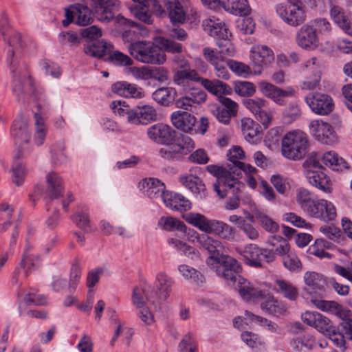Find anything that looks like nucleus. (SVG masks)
<instances>
[{
    "mask_svg": "<svg viewBox=\"0 0 352 352\" xmlns=\"http://www.w3.org/2000/svg\"><path fill=\"white\" fill-rule=\"evenodd\" d=\"M10 49L8 51V61L10 63L11 72L13 74L12 91L19 101L24 102L28 97L34 95L36 91L33 80L28 74L23 72V68L14 60V48L21 47V36L18 33H14L8 39Z\"/></svg>",
    "mask_w": 352,
    "mask_h": 352,
    "instance_id": "f257e3e1",
    "label": "nucleus"
},
{
    "mask_svg": "<svg viewBox=\"0 0 352 352\" xmlns=\"http://www.w3.org/2000/svg\"><path fill=\"white\" fill-rule=\"evenodd\" d=\"M296 198L301 210L311 217L330 221L337 217L336 208L333 203L317 198L305 188L298 190Z\"/></svg>",
    "mask_w": 352,
    "mask_h": 352,
    "instance_id": "f03ea898",
    "label": "nucleus"
},
{
    "mask_svg": "<svg viewBox=\"0 0 352 352\" xmlns=\"http://www.w3.org/2000/svg\"><path fill=\"white\" fill-rule=\"evenodd\" d=\"M219 50L206 47L203 49L204 59L212 66L215 76L223 80L230 78V73L227 69L228 63L235 54V47L228 38L217 41Z\"/></svg>",
    "mask_w": 352,
    "mask_h": 352,
    "instance_id": "7ed1b4c3",
    "label": "nucleus"
},
{
    "mask_svg": "<svg viewBox=\"0 0 352 352\" xmlns=\"http://www.w3.org/2000/svg\"><path fill=\"white\" fill-rule=\"evenodd\" d=\"M188 223L206 234H214L221 239L231 241L235 235V229L229 224L216 219H208L200 213L189 212L183 215Z\"/></svg>",
    "mask_w": 352,
    "mask_h": 352,
    "instance_id": "20e7f679",
    "label": "nucleus"
},
{
    "mask_svg": "<svg viewBox=\"0 0 352 352\" xmlns=\"http://www.w3.org/2000/svg\"><path fill=\"white\" fill-rule=\"evenodd\" d=\"M130 54L138 61L145 64L162 65L166 62V55L152 42L135 41L128 46Z\"/></svg>",
    "mask_w": 352,
    "mask_h": 352,
    "instance_id": "39448f33",
    "label": "nucleus"
},
{
    "mask_svg": "<svg viewBox=\"0 0 352 352\" xmlns=\"http://www.w3.org/2000/svg\"><path fill=\"white\" fill-rule=\"evenodd\" d=\"M154 12L160 16H167L173 25L184 24L186 20V12L179 0H163L160 4L153 1Z\"/></svg>",
    "mask_w": 352,
    "mask_h": 352,
    "instance_id": "423d86ee",
    "label": "nucleus"
},
{
    "mask_svg": "<svg viewBox=\"0 0 352 352\" xmlns=\"http://www.w3.org/2000/svg\"><path fill=\"white\" fill-rule=\"evenodd\" d=\"M312 302L319 309L333 314L342 320L341 326L346 336L352 340V318H350L351 312L349 309L335 301L316 299Z\"/></svg>",
    "mask_w": 352,
    "mask_h": 352,
    "instance_id": "0eeeda50",
    "label": "nucleus"
},
{
    "mask_svg": "<svg viewBox=\"0 0 352 352\" xmlns=\"http://www.w3.org/2000/svg\"><path fill=\"white\" fill-rule=\"evenodd\" d=\"M309 146L307 135L300 130L287 133V159L301 160L306 154Z\"/></svg>",
    "mask_w": 352,
    "mask_h": 352,
    "instance_id": "6e6552de",
    "label": "nucleus"
},
{
    "mask_svg": "<svg viewBox=\"0 0 352 352\" xmlns=\"http://www.w3.org/2000/svg\"><path fill=\"white\" fill-rule=\"evenodd\" d=\"M195 239L200 248L210 254L206 261L208 265L217 263L228 256L223 254L224 245L219 240L206 234H197Z\"/></svg>",
    "mask_w": 352,
    "mask_h": 352,
    "instance_id": "1a4fd4ad",
    "label": "nucleus"
},
{
    "mask_svg": "<svg viewBox=\"0 0 352 352\" xmlns=\"http://www.w3.org/2000/svg\"><path fill=\"white\" fill-rule=\"evenodd\" d=\"M309 129L312 137L321 144L331 145L337 142L333 127L322 120H311L309 124Z\"/></svg>",
    "mask_w": 352,
    "mask_h": 352,
    "instance_id": "9d476101",
    "label": "nucleus"
},
{
    "mask_svg": "<svg viewBox=\"0 0 352 352\" xmlns=\"http://www.w3.org/2000/svg\"><path fill=\"white\" fill-rule=\"evenodd\" d=\"M169 147L162 148L159 153L165 159L177 160L181 155H187L195 147L191 138L182 135L174 143L168 144Z\"/></svg>",
    "mask_w": 352,
    "mask_h": 352,
    "instance_id": "9b49d317",
    "label": "nucleus"
},
{
    "mask_svg": "<svg viewBox=\"0 0 352 352\" xmlns=\"http://www.w3.org/2000/svg\"><path fill=\"white\" fill-rule=\"evenodd\" d=\"M244 105L265 129L269 127L272 121V113L267 109L266 100L260 98L247 99L244 101Z\"/></svg>",
    "mask_w": 352,
    "mask_h": 352,
    "instance_id": "f8f14e48",
    "label": "nucleus"
},
{
    "mask_svg": "<svg viewBox=\"0 0 352 352\" xmlns=\"http://www.w3.org/2000/svg\"><path fill=\"white\" fill-rule=\"evenodd\" d=\"M244 105L265 129L269 127L272 121V113L267 109L266 100L260 98L247 99L244 101Z\"/></svg>",
    "mask_w": 352,
    "mask_h": 352,
    "instance_id": "ddd939ff",
    "label": "nucleus"
},
{
    "mask_svg": "<svg viewBox=\"0 0 352 352\" xmlns=\"http://www.w3.org/2000/svg\"><path fill=\"white\" fill-rule=\"evenodd\" d=\"M146 133L150 140L159 144H170L178 138L176 131L170 126L163 123L149 126Z\"/></svg>",
    "mask_w": 352,
    "mask_h": 352,
    "instance_id": "4468645a",
    "label": "nucleus"
},
{
    "mask_svg": "<svg viewBox=\"0 0 352 352\" xmlns=\"http://www.w3.org/2000/svg\"><path fill=\"white\" fill-rule=\"evenodd\" d=\"M219 102L221 106L212 105L210 107V111L219 122L228 124L231 118L236 115L238 104L234 101L225 96L219 97Z\"/></svg>",
    "mask_w": 352,
    "mask_h": 352,
    "instance_id": "2eb2a0df",
    "label": "nucleus"
},
{
    "mask_svg": "<svg viewBox=\"0 0 352 352\" xmlns=\"http://www.w3.org/2000/svg\"><path fill=\"white\" fill-rule=\"evenodd\" d=\"M305 102L313 112L320 116L329 114L334 108L333 99L324 94H309L305 98Z\"/></svg>",
    "mask_w": 352,
    "mask_h": 352,
    "instance_id": "dca6fc26",
    "label": "nucleus"
},
{
    "mask_svg": "<svg viewBox=\"0 0 352 352\" xmlns=\"http://www.w3.org/2000/svg\"><path fill=\"white\" fill-rule=\"evenodd\" d=\"M153 293V287L150 285L135 287L131 295L132 304L135 308H141L147 306L146 302H149L155 311L160 310L161 307Z\"/></svg>",
    "mask_w": 352,
    "mask_h": 352,
    "instance_id": "f3484780",
    "label": "nucleus"
},
{
    "mask_svg": "<svg viewBox=\"0 0 352 352\" xmlns=\"http://www.w3.org/2000/svg\"><path fill=\"white\" fill-rule=\"evenodd\" d=\"M174 284L173 278L164 272H160L155 276L153 294L159 302L160 305L166 300L172 291V286Z\"/></svg>",
    "mask_w": 352,
    "mask_h": 352,
    "instance_id": "a211bd4d",
    "label": "nucleus"
},
{
    "mask_svg": "<svg viewBox=\"0 0 352 352\" xmlns=\"http://www.w3.org/2000/svg\"><path fill=\"white\" fill-rule=\"evenodd\" d=\"M12 135L19 144V151L15 158L24 157L26 154V149L23 144H27L30 139V132L28 130V120L25 118L16 119L12 126Z\"/></svg>",
    "mask_w": 352,
    "mask_h": 352,
    "instance_id": "6ab92c4d",
    "label": "nucleus"
},
{
    "mask_svg": "<svg viewBox=\"0 0 352 352\" xmlns=\"http://www.w3.org/2000/svg\"><path fill=\"white\" fill-rule=\"evenodd\" d=\"M221 265L219 274L232 285L234 289L239 285V278H243L239 273L241 266L239 262L234 258L227 256L217 263Z\"/></svg>",
    "mask_w": 352,
    "mask_h": 352,
    "instance_id": "aec40b11",
    "label": "nucleus"
},
{
    "mask_svg": "<svg viewBox=\"0 0 352 352\" xmlns=\"http://www.w3.org/2000/svg\"><path fill=\"white\" fill-rule=\"evenodd\" d=\"M296 43L303 49L313 50L318 47L320 41L314 30L309 23H307L297 32Z\"/></svg>",
    "mask_w": 352,
    "mask_h": 352,
    "instance_id": "412c9836",
    "label": "nucleus"
},
{
    "mask_svg": "<svg viewBox=\"0 0 352 352\" xmlns=\"http://www.w3.org/2000/svg\"><path fill=\"white\" fill-rule=\"evenodd\" d=\"M221 184L226 188L232 190L233 193H237L243 186V184L239 182L232 168L229 170H227L224 175L221 176L219 182H216L213 184L214 190L219 197L223 198L226 196V192L225 190L220 189Z\"/></svg>",
    "mask_w": 352,
    "mask_h": 352,
    "instance_id": "4be33fe9",
    "label": "nucleus"
},
{
    "mask_svg": "<svg viewBox=\"0 0 352 352\" xmlns=\"http://www.w3.org/2000/svg\"><path fill=\"white\" fill-rule=\"evenodd\" d=\"M329 15L333 23L345 34L352 36V23L343 8L331 2L329 3Z\"/></svg>",
    "mask_w": 352,
    "mask_h": 352,
    "instance_id": "5701e85b",
    "label": "nucleus"
},
{
    "mask_svg": "<svg viewBox=\"0 0 352 352\" xmlns=\"http://www.w3.org/2000/svg\"><path fill=\"white\" fill-rule=\"evenodd\" d=\"M179 181L197 197L203 199L206 197V185L203 180L196 175L192 173L182 175L179 177Z\"/></svg>",
    "mask_w": 352,
    "mask_h": 352,
    "instance_id": "b1692460",
    "label": "nucleus"
},
{
    "mask_svg": "<svg viewBox=\"0 0 352 352\" xmlns=\"http://www.w3.org/2000/svg\"><path fill=\"white\" fill-rule=\"evenodd\" d=\"M202 26L205 32L218 41L228 38L231 36L225 23L215 16H210L204 20Z\"/></svg>",
    "mask_w": 352,
    "mask_h": 352,
    "instance_id": "393cba45",
    "label": "nucleus"
},
{
    "mask_svg": "<svg viewBox=\"0 0 352 352\" xmlns=\"http://www.w3.org/2000/svg\"><path fill=\"white\" fill-rule=\"evenodd\" d=\"M157 120V112L150 105L138 106L133 109L129 117V122L132 124H148Z\"/></svg>",
    "mask_w": 352,
    "mask_h": 352,
    "instance_id": "a878e982",
    "label": "nucleus"
},
{
    "mask_svg": "<svg viewBox=\"0 0 352 352\" xmlns=\"http://www.w3.org/2000/svg\"><path fill=\"white\" fill-rule=\"evenodd\" d=\"M241 296L245 301L256 302L263 298L264 294L258 288H256L253 284L243 278H239V285L235 287Z\"/></svg>",
    "mask_w": 352,
    "mask_h": 352,
    "instance_id": "bb28decb",
    "label": "nucleus"
},
{
    "mask_svg": "<svg viewBox=\"0 0 352 352\" xmlns=\"http://www.w3.org/2000/svg\"><path fill=\"white\" fill-rule=\"evenodd\" d=\"M172 124L177 129L190 133L196 123V118L187 111H177L170 116Z\"/></svg>",
    "mask_w": 352,
    "mask_h": 352,
    "instance_id": "cd10ccee",
    "label": "nucleus"
},
{
    "mask_svg": "<svg viewBox=\"0 0 352 352\" xmlns=\"http://www.w3.org/2000/svg\"><path fill=\"white\" fill-rule=\"evenodd\" d=\"M306 19L302 3L298 0H287V24L298 26Z\"/></svg>",
    "mask_w": 352,
    "mask_h": 352,
    "instance_id": "c85d7f7f",
    "label": "nucleus"
},
{
    "mask_svg": "<svg viewBox=\"0 0 352 352\" xmlns=\"http://www.w3.org/2000/svg\"><path fill=\"white\" fill-rule=\"evenodd\" d=\"M139 189L142 193L150 199L161 197L165 189L164 183L155 178L143 179L138 184Z\"/></svg>",
    "mask_w": 352,
    "mask_h": 352,
    "instance_id": "c756f323",
    "label": "nucleus"
},
{
    "mask_svg": "<svg viewBox=\"0 0 352 352\" xmlns=\"http://www.w3.org/2000/svg\"><path fill=\"white\" fill-rule=\"evenodd\" d=\"M306 178L309 183L325 193L332 191L331 181L329 177L321 170H316L315 172L309 171Z\"/></svg>",
    "mask_w": 352,
    "mask_h": 352,
    "instance_id": "7c9ffc66",
    "label": "nucleus"
},
{
    "mask_svg": "<svg viewBox=\"0 0 352 352\" xmlns=\"http://www.w3.org/2000/svg\"><path fill=\"white\" fill-rule=\"evenodd\" d=\"M112 90L118 95L125 98H142L144 96V91L142 88L126 82L113 84Z\"/></svg>",
    "mask_w": 352,
    "mask_h": 352,
    "instance_id": "2f4dec72",
    "label": "nucleus"
},
{
    "mask_svg": "<svg viewBox=\"0 0 352 352\" xmlns=\"http://www.w3.org/2000/svg\"><path fill=\"white\" fill-rule=\"evenodd\" d=\"M47 195L50 200L58 199L63 196V182L61 177L56 173L52 172L47 175Z\"/></svg>",
    "mask_w": 352,
    "mask_h": 352,
    "instance_id": "473e14b6",
    "label": "nucleus"
},
{
    "mask_svg": "<svg viewBox=\"0 0 352 352\" xmlns=\"http://www.w3.org/2000/svg\"><path fill=\"white\" fill-rule=\"evenodd\" d=\"M251 52L254 64L259 67L267 65L274 59L273 51L266 45H254Z\"/></svg>",
    "mask_w": 352,
    "mask_h": 352,
    "instance_id": "72a5a7b5",
    "label": "nucleus"
},
{
    "mask_svg": "<svg viewBox=\"0 0 352 352\" xmlns=\"http://www.w3.org/2000/svg\"><path fill=\"white\" fill-rule=\"evenodd\" d=\"M258 88L263 95L272 99L276 104H283L285 103L286 92L284 90L265 81L260 82Z\"/></svg>",
    "mask_w": 352,
    "mask_h": 352,
    "instance_id": "f704fd0d",
    "label": "nucleus"
},
{
    "mask_svg": "<svg viewBox=\"0 0 352 352\" xmlns=\"http://www.w3.org/2000/svg\"><path fill=\"white\" fill-rule=\"evenodd\" d=\"M199 75L195 69L189 67L177 70L173 75V82L175 85L182 86L184 90H186L190 85V82H198Z\"/></svg>",
    "mask_w": 352,
    "mask_h": 352,
    "instance_id": "c9c22d12",
    "label": "nucleus"
},
{
    "mask_svg": "<svg viewBox=\"0 0 352 352\" xmlns=\"http://www.w3.org/2000/svg\"><path fill=\"white\" fill-rule=\"evenodd\" d=\"M320 160L325 166L330 167L333 170L342 171L349 168L348 163L345 160L333 151L322 154Z\"/></svg>",
    "mask_w": 352,
    "mask_h": 352,
    "instance_id": "e433bc0d",
    "label": "nucleus"
},
{
    "mask_svg": "<svg viewBox=\"0 0 352 352\" xmlns=\"http://www.w3.org/2000/svg\"><path fill=\"white\" fill-rule=\"evenodd\" d=\"M239 252L248 265L254 267H261V248L256 245L250 244Z\"/></svg>",
    "mask_w": 352,
    "mask_h": 352,
    "instance_id": "4c0bfd02",
    "label": "nucleus"
},
{
    "mask_svg": "<svg viewBox=\"0 0 352 352\" xmlns=\"http://www.w3.org/2000/svg\"><path fill=\"white\" fill-rule=\"evenodd\" d=\"M320 61L316 57H311L305 62L304 70L309 72L314 78L312 82L305 83L307 89H312L318 85L320 78Z\"/></svg>",
    "mask_w": 352,
    "mask_h": 352,
    "instance_id": "58836bf2",
    "label": "nucleus"
},
{
    "mask_svg": "<svg viewBox=\"0 0 352 352\" xmlns=\"http://www.w3.org/2000/svg\"><path fill=\"white\" fill-rule=\"evenodd\" d=\"M305 282L312 292L322 295L324 292L325 279L322 274L314 272H307L305 273Z\"/></svg>",
    "mask_w": 352,
    "mask_h": 352,
    "instance_id": "ea45409f",
    "label": "nucleus"
},
{
    "mask_svg": "<svg viewBox=\"0 0 352 352\" xmlns=\"http://www.w3.org/2000/svg\"><path fill=\"white\" fill-rule=\"evenodd\" d=\"M198 82H200L209 92L217 96L219 99L222 96V94H229L230 90L229 86L219 80H210L200 76Z\"/></svg>",
    "mask_w": 352,
    "mask_h": 352,
    "instance_id": "a19ab883",
    "label": "nucleus"
},
{
    "mask_svg": "<svg viewBox=\"0 0 352 352\" xmlns=\"http://www.w3.org/2000/svg\"><path fill=\"white\" fill-rule=\"evenodd\" d=\"M222 7L235 15H247L250 12L247 0H222Z\"/></svg>",
    "mask_w": 352,
    "mask_h": 352,
    "instance_id": "79ce46f5",
    "label": "nucleus"
},
{
    "mask_svg": "<svg viewBox=\"0 0 352 352\" xmlns=\"http://www.w3.org/2000/svg\"><path fill=\"white\" fill-rule=\"evenodd\" d=\"M176 96V91L172 87H161L156 89L152 94L153 99L163 106H169Z\"/></svg>",
    "mask_w": 352,
    "mask_h": 352,
    "instance_id": "37998d69",
    "label": "nucleus"
},
{
    "mask_svg": "<svg viewBox=\"0 0 352 352\" xmlns=\"http://www.w3.org/2000/svg\"><path fill=\"white\" fill-rule=\"evenodd\" d=\"M260 126L252 119L244 118L241 120V130L246 141L254 143L260 133Z\"/></svg>",
    "mask_w": 352,
    "mask_h": 352,
    "instance_id": "c03bdc74",
    "label": "nucleus"
},
{
    "mask_svg": "<svg viewBox=\"0 0 352 352\" xmlns=\"http://www.w3.org/2000/svg\"><path fill=\"white\" fill-rule=\"evenodd\" d=\"M18 214H14V208L11 206L7 204H1V231L6 232L11 224H12L15 221L18 220Z\"/></svg>",
    "mask_w": 352,
    "mask_h": 352,
    "instance_id": "a18cd8bd",
    "label": "nucleus"
},
{
    "mask_svg": "<svg viewBox=\"0 0 352 352\" xmlns=\"http://www.w3.org/2000/svg\"><path fill=\"white\" fill-rule=\"evenodd\" d=\"M168 243L170 246L181 252L183 254L192 260H197L199 258V253L197 250L178 239L169 238L168 239Z\"/></svg>",
    "mask_w": 352,
    "mask_h": 352,
    "instance_id": "49530a36",
    "label": "nucleus"
},
{
    "mask_svg": "<svg viewBox=\"0 0 352 352\" xmlns=\"http://www.w3.org/2000/svg\"><path fill=\"white\" fill-rule=\"evenodd\" d=\"M177 270L184 278L196 284H201L204 282V277L200 272L195 268L186 265H178Z\"/></svg>",
    "mask_w": 352,
    "mask_h": 352,
    "instance_id": "de8ad7c7",
    "label": "nucleus"
},
{
    "mask_svg": "<svg viewBox=\"0 0 352 352\" xmlns=\"http://www.w3.org/2000/svg\"><path fill=\"white\" fill-rule=\"evenodd\" d=\"M111 47V43L104 41H97L93 43H87L84 46V52L90 56L101 58L105 54V52Z\"/></svg>",
    "mask_w": 352,
    "mask_h": 352,
    "instance_id": "09e8293b",
    "label": "nucleus"
},
{
    "mask_svg": "<svg viewBox=\"0 0 352 352\" xmlns=\"http://www.w3.org/2000/svg\"><path fill=\"white\" fill-rule=\"evenodd\" d=\"M73 8L75 10L76 24L85 26L93 21V13L87 6L76 4Z\"/></svg>",
    "mask_w": 352,
    "mask_h": 352,
    "instance_id": "8fccbe9b",
    "label": "nucleus"
},
{
    "mask_svg": "<svg viewBox=\"0 0 352 352\" xmlns=\"http://www.w3.org/2000/svg\"><path fill=\"white\" fill-rule=\"evenodd\" d=\"M331 247V244L330 242L323 239H318L316 240L315 243L309 248V252L310 254L320 258H331V255L324 250V249H330Z\"/></svg>",
    "mask_w": 352,
    "mask_h": 352,
    "instance_id": "3c124183",
    "label": "nucleus"
},
{
    "mask_svg": "<svg viewBox=\"0 0 352 352\" xmlns=\"http://www.w3.org/2000/svg\"><path fill=\"white\" fill-rule=\"evenodd\" d=\"M261 308L265 312L276 316L283 314L285 312L284 305L273 296H270L267 300L262 302Z\"/></svg>",
    "mask_w": 352,
    "mask_h": 352,
    "instance_id": "603ef678",
    "label": "nucleus"
},
{
    "mask_svg": "<svg viewBox=\"0 0 352 352\" xmlns=\"http://www.w3.org/2000/svg\"><path fill=\"white\" fill-rule=\"evenodd\" d=\"M34 119L35 132L33 141L37 146H41L45 140L47 129L43 118L39 114L35 113Z\"/></svg>",
    "mask_w": 352,
    "mask_h": 352,
    "instance_id": "864d4df0",
    "label": "nucleus"
},
{
    "mask_svg": "<svg viewBox=\"0 0 352 352\" xmlns=\"http://www.w3.org/2000/svg\"><path fill=\"white\" fill-rule=\"evenodd\" d=\"M41 265V258L38 255L23 254L21 266L25 270V276L26 277L30 272L37 270Z\"/></svg>",
    "mask_w": 352,
    "mask_h": 352,
    "instance_id": "5fc2aeb1",
    "label": "nucleus"
},
{
    "mask_svg": "<svg viewBox=\"0 0 352 352\" xmlns=\"http://www.w3.org/2000/svg\"><path fill=\"white\" fill-rule=\"evenodd\" d=\"M158 223L159 226L167 231L185 232L186 229L184 222L172 217H162Z\"/></svg>",
    "mask_w": 352,
    "mask_h": 352,
    "instance_id": "6e6d98bb",
    "label": "nucleus"
},
{
    "mask_svg": "<svg viewBox=\"0 0 352 352\" xmlns=\"http://www.w3.org/2000/svg\"><path fill=\"white\" fill-rule=\"evenodd\" d=\"M133 2H138L140 6H137L131 10L132 14L140 21L146 24L152 23L151 14L148 12L146 6V0H132Z\"/></svg>",
    "mask_w": 352,
    "mask_h": 352,
    "instance_id": "4d7b16f0",
    "label": "nucleus"
},
{
    "mask_svg": "<svg viewBox=\"0 0 352 352\" xmlns=\"http://www.w3.org/2000/svg\"><path fill=\"white\" fill-rule=\"evenodd\" d=\"M318 35L327 36L331 32V25L325 18H318L308 23Z\"/></svg>",
    "mask_w": 352,
    "mask_h": 352,
    "instance_id": "13d9d810",
    "label": "nucleus"
},
{
    "mask_svg": "<svg viewBox=\"0 0 352 352\" xmlns=\"http://www.w3.org/2000/svg\"><path fill=\"white\" fill-rule=\"evenodd\" d=\"M186 92L185 96L190 98L191 102L194 105L200 104L205 102L206 99V94L203 90L189 86V88L186 90H184Z\"/></svg>",
    "mask_w": 352,
    "mask_h": 352,
    "instance_id": "bf43d9fd",
    "label": "nucleus"
},
{
    "mask_svg": "<svg viewBox=\"0 0 352 352\" xmlns=\"http://www.w3.org/2000/svg\"><path fill=\"white\" fill-rule=\"evenodd\" d=\"M321 155L311 153L307 160L303 163V167L305 168V175H307V173L310 172H315L316 170H321L322 166L320 164Z\"/></svg>",
    "mask_w": 352,
    "mask_h": 352,
    "instance_id": "052dcab7",
    "label": "nucleus"
},
{
    "mask_svg": "<svg viewBox=\"0 0 352 352\" xmlns=\"http://www.w3.org/2000/svg\"><path fill=\"white\" fill-rule=\"evenodd\" d=\"M12 182L17 186L22 184L27 173L25 166L18 162H14L12 167Z\"/></svg>",
    "mask_w": 352,
    "mask_h": 352,
    "instance_id": "680f3d73",
    "label": "nucleus"
},
{
    "mask_svg": "<svg viewBox=\"0 0 352 352\" xmlns=\"http://www.w3.org/2000/svg\"><path fill=\"white\" fill-rule=\"evenodd\" d=\"M314 327L323 334H331L333 331V327L331 320L321 314L318 316Z\"/></svg>",
    "mask_w": 352,
    "mask_h": 352,
    "instance_id": "e2e57ef3",
    "label": "nucleus"
},
{
    "mask_svg": "<svg viewBox=\"0 0 352 352\" xmlns=\"http://www.w3.org/2000/svg\"><path fill=\"white\" fill-rule=\"evenodd\" d=\"M111 108L114 113L121 117H126L129 122V117L131 115V112H133V109H130L124 101H113L111 104Z\"/></svg>",
    "mask_w": 352,
    "mask_h": 352,
    "instance_id": "0e129e2a",
    "label": "nucleus"
},
{
    "mask_svg": "<svg viewBox=\"0 0 352 352\" xmlns=\"http://www.w3.org/2000/svg\"><path fill=\"white\" fill-rule=\"evenodd\" d=\"M234 91L241 96H252L255 92L254 85L250 82L239 81L235 82Z\"/></svg>",
    "mask_w": 352,
    "mask_h": 352,
    "instance_id": "69168bd1",
    "label": "nucleus"
},
{
    "mask_svg": "<svg viewBox=\"0 0 352 352\" xmlns=\"http://www.w3.org/2000/svg\"><path fill=\"white\" fill-rule=\"evenodd\" d=\"M228 67L239 76L245 77L252 73L250 67L248 65L234 60H230L227 65V68Z\"/></svg>",
    "mask_w": 352,
    "mask_h": 352,
    "instance_id": "338daca9",
    "label": "nucleus"
},
{
    "mask_svg": "<svg viewBox=\"0 0 352 352\" xmlns=\"http://www.w3.org/2000/svg\"><path fill=\"white\" fill-rule=\"evenodd\" d=\"M109 59L113 64L120 66H129L133 63L129 56L118 50L113 51L110 54Z\"/></svg>",
    "mask_w": 352,
    "mask_h": 352,
    "instance_id": "774afa93",
    "label": "nucleus"
}]
</instances>
